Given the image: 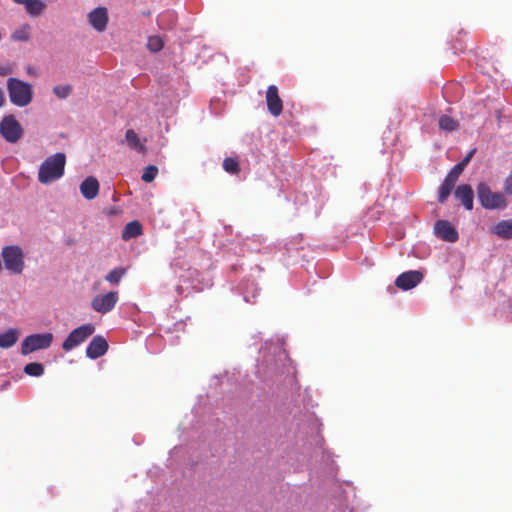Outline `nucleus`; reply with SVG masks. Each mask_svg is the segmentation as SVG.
Wrapping results in <instances>:
<instances>
[{
	"label": "nucleus",
	"mask_w": 512,
	"mask_h": 512,
	"mask_svg": "<svg viewBox=\"0 0 512 512\" xmlns=\"http://www.w3.org/2000/svg\"><path fill=\"white\" fill-rule=\"evenodd\" d=\"M66 155L62 152L48 156L38 170V181L42 184L60 179L64 175Z\"/></svg>",
	"instance_id": "obj_1"
},
{
	"label": "nucleus",
	"mask_w": 512,
	"mask_h": 512,
	"mask_svg": "<svg viewBox=\"0 0 512 512\" xmlns=\"http://www.w3.org/2000/svg\"><path fill=\"white\" fill-rule=\"evenodd\" d=\"M7 90L10 101L18 107H25L32 101L33 88L28 82L11 77L7 80Z\"/></svg>",
	"instance_id": "obj_2"
},
{
	"label": "nucleus",
	"mask_w": 512,
	"mask_h": 512,
	"mask_svg": "<svg viewBox=\"0 0 512 512\" xmlns=\"http://www.w3.org/2000/svg\"><path fill=\"white\" fill-rule=\"evenodd\" d=\"M477 197L480 204L485 209L495 210L507 207V199L505 196L500 192H493L484 182L477 185Z\"/></svg>",
	"instance_id": "obj_3"
},
{
	"label": "nucleus",
	"mask_w": 512,
	"mask_h": 512,
	"mask_svg": "<svg viewBox=\"0 0 512 512\" xmlns=\"http://www.w3.org/2000/svg\"><path fill=\"white\" fill-rule=\"evenodd\" d=\"M5 268L13 274H20L24 269V256L20 247L6 246L2 249Z\"/></svg>",
	"instance_id": "obj_4"
},
{
	"label": "nucleus",
	"mask_w": 512,
	"mask_h": 512,
	"mask_svg": "<svg viewBox=\"0 0 512 512\" xmlns=\"http://www.w3.org/2000/svg\"><path fill=\"white\" fill-rule=\"evenodd\" d=\"M0 134L7 142L16 143L23 136V128L14 115H6L0 122Z\"/></svg>",
	"instance_id": "obj_5"
},
{
	"label": "nucleus",
	"mask_w": 512,
	"mask_h": 512,
	"mask_svg": "<svg viewBox=\"0 0 512 512\" xmlns=\"http://www.w3.org/2000/svg\"><path fill=\"white\" fill-rule=\"evenodd\" d=\"M52 341V333L29 335L21 344V353L23 355H28L36 350L47 349L51 346Z\"/></svg>",
	"instance_id": "obj_6"
},
{
	"label": "nucleus",
	"mask_w": 512,
	"mask_h": 512,
	"mask_svg": "<svg viewBox=\"0 0 512 512\" xmlns=\"http://www.w3.org/2000/svg\"><path fill=\"white\" fill-rule=\"evenodd\" d=\"M95 331L93 324H84L72 330L62 344L64 351H70L86 341Z\"/></svg>",
	"instance_id": "obj_7"
},
{
	"label": "nucleus",
	"mask_w": 512,
	"mask_h": 512,
	"mask_svg": "<svg viewBox=\"0 0 512 512\" xmlns=\"http://www.w3.org/2000/svg\"><path fill=\"white\" fill-rule=\"evenodd\" d=\"M118 292L110 291L106 294H99L95 296L91 301V307L94 311L106 314L114 309L118 302Z\"/></svg>",
	"instance_id": "obj_8"
},
{
	"label": "nucleus",
	"mask_w": 512,
	"mask_h": 512,
	"mask_svg": "<svg viewBox=\"0 0 512 512\" xmlns=\"http://www.w3.org/2000/svg\"><path fill=\"white\" fill-rule=\"evenodd\" d=\"M423 279V274L417 270H410L400 274L395 285L401 290H409L416 287Z\"/></svg>",
	"instance_id": "obj_9"
},
{
	"label": "nucleus",
	"mask_w": 512,
	"mask_h": 512,
	"mask_svg": "<svg viewBox=\"0 0 512 512\" xmlns=\"http://www.w3.org/2000/svg\"><path fill=\"white\" fill-rule=\"evenodd\" d=\"M267 109L274 117H278L283 110V102L279 96L278 88L275 85H270L266 91Z\"/></svg>",
	"instance_id": "obj_10"
},
{
	"label": "nucleus",
	"mask_w": 512,
	"mask_h": 512,
	"mask_svg": "<svg viewBox=\"0 0 512 512\" xmlns=\"http://www.w3.org/2000/svg\"><path fill=\"white\" fill-rule=\"evenodd\" d=\"M90 25L98 32H103L108 23V12L105 7H97L88 14Z\"/></svg>",
	"instance_id": "obj_11"
},
{
	"label": "nucleus",
	"mask_w": 512,
	"mask_h": 512,
	"mask_svg": "<svg viewBox=\"0 0 512 512\" xmlns=\"http://www.w3.org/2000/svg\"><path fill=\"white\" fill-rule=\"evenodd\" d=\"M435 234L444 241L456 242L458 240V232L446 220H438L434 226Z\"/></svg>",
	"instance_id": "obj_12"
},
{
	"label": "nucleus",
	"mask_w": 512,
	"mask_h": 512,
	"mask_svg": "<svg viewBox=\"0 0 512 512\" xmlns=\"http://www.w3.org/2000/svg\"><path fill=\"white\" fill-rule=\"evenodd\" d=\"M108 347L104 337L95 336L86 348V356L90 359H97L107 352Z\"/></svg>",
	"instance_id": "obj_13"
},
{
	"label": "nucleus",
	"mask_w": 512,
	"mask_h": 512,
	"mask_svg": "<svg viewBox=\"0 0 512 512\" xmlns=\"http://www.w3.org/2000/svg\"><path fill=\"white\" fill-rule=\"evenodd\" d=\"M454 196L467 210L473 209L474 193L470 185L462 184L458 186L454 192Z\"/></svg>",
	"instance_id": "obj_14"
},
{
	"label": "nucleus",
	"mask_w": 512,
	"mask_h": 512,
	"mask_svg": "<svg viewBox=\"0 0 512 512\" xmlns=\"http://www.w3.org/2000/svg\"><path fill=\"white\" fill-rule=\"evenodd\" d=\"M80 192L87 200H92L97 197L99 193V182L93 177H87L80 185Z\"/></svg>",
	"instance_id": "obj_15"
},
{
	"label": "nucleus",
	"mask_w": 512,
	"mask_h": 512,
	"mask_svg": "<svg viewBox=\"0 0 512 512\" xmlns=\"http://www.w3.org/2000/svg\"><path fill=\"white\" fill-rule=\"evenodd\" d=\"M143 233L142 225L139 221L134 220L127 223L122 231V239L127 241L136 238Z\"/></svg>",
	"instance_id": "obj_16"
},
{
	"label": "nucleus",
	"mask_w": 512,
	"mask_h": 512,
	"mask_svg": "<svg viewBox=\"0 0 512 512\" xmlns=\"http://www.w3.org/2000/svg\"><path fill=\"white\" fill-rule=\"evenodd\" d=\"M493 233L502 239L509 240L512 238V220L499 221L493 228Z\"/></svg>",
	"instance_id": "obj_17"
},
{
	"label": "nucleus",
	"mask_w": 512,
	"mask_h": 512,
	"mask_svg": "<svg viewBox=\"0 0 512 512\" xmlns=\"http://www.w3.org/2000/svg\"><path fill=\"white\" fill-rule=\"evenodd\" d=\"M21 4L25 5L27 13L31 16H39L46 8L43 0H27Z\"/></svg>",
	"instance_id": "obj_18"
},
{
	"label": "nucleus",
	"mask_w": 512,
	"mask_h": 512,
	"mask_svg": "<svg viewBox=\"0 0 512 512\" xmlns=\"http://www.w3.org/2000/svg\"><path fill=\"white\" fill-rule=\"evenodd\" d=\"M456 182L449 177H445L443 183L439 187L438 201L444 203L451 194Z\"/></svg>",
	"instance_id": "obj_19"
},
{
	"label": "nucleus",
	"mask_w": 512,
	"mask_h": 512,
	"mask_svg": "<svg viewBox=\"0 0 512 512\" xmlns=\"http://www.w3.org/2000/svg\"><path fill=\"white\" fill-rule=\"evenodd\" d=\"M456 182L449 177H445L443 183L439 187L438 201L444 203L451 194Z\"/></svg>",
	"instance_id": "obj_20"
},
{
	"label": "nucleus",
	"mask_w": 512,
	"mask_h": 512,
	"mask_svg": "<svg viewBox=\"0 0 512 512\" xmlns=\"http://www.w3.org/2000/svg\"><path fill=\"white\" fill-rule=\"evenodd\" d=\"M125 138L130 148L137 150L138 152L145 151L144 144L140 141L137 133L133 129H129L126 131Z\"/></svg>",
	"instance_id": "obj_21"
},
{
	"label": "nucleus",
	"mask_w": 512,
	"mask_h": 512,
	"mask_svg": "<svg viewBox=\"0 0 512 512\" xmlns=\"http://www.w3.org/2000/svg\"><path fill=\"white\" fill-rule=\"evenodd\" d=\"M18 340V332L14 329H9L0 334V348H10Z\"/></svg>",
	"instance_id": "obj_22"
},
{
	"label": "nucleus",
	"mask_w": 512,
	"mask_h": 512,
	"mask_svg": "<svg viewBox=\"0 0 512 512\" xmlns=\"http://www.w3.org/2000/svg\"><path fill=\"white\" fill-rule=\"evenodd\" d=\"M439 127L445 132H452L459 129V122L447 115H441L438 121Z\"/></svg>",
	"instance_id": "obj_23"
},
{
	"label": "nucleus",
	"mask_w": 512,
	"mask_h": 512,
	"mask_svg": "<svg viewBox=\"0 0 512 512\" xmlns=\"http://www.w3.org/2000/svg\"><path fill=\"white\" fill-rule=\"evenodd\" d=\"M126 274V269L123 267H118L111 270L106 276L105 280L111 284L118 285L121 281L122 277Z\"/></svg>",
	"instance_id": "obj_24"
},
{
	"label": "nucleus",
	"mask_w": 512,
	"mask_h": 512,
	"mask_svg": "<svg viewBox=\"0 0 512 512\" xmlns=\"http://www.w3.org/2000/svg\"><path fill=\"white\" fill-rule=\"evenodd\" d=\"M24 372L29 376L40 377L44 374V366L38 362H31L24 367Z\"/></svg>",
	"instance_id": "obj_25"
},
{
	"label": "nucleus",
	"mask_w": 512,
	"mask_h": 512,
	"mask_svg": "<svg viewBox=\"0 0 512 512\" xmlns=\"http://www.w3.org/2000/svg\"><path fill=\"white\" fill-rule=\"evenodd\" d=\"M223 169L230 174H238L240 172L239 161L237 158L227 157L223 161Z\"/></svg>",
	"instance_id": "obj_26"
},
{
	"label": "nucleus",
	"mask_w": 512,
	"mask_h": 512,
	"mask_svg": "<svg viewBox=\"0 0 512 512\" xmlns=\"http://www.w3.org/2000/svg\"><path fill=\"white\" fill-rule=\"evenodd\" d=\"M158 175V168L155 165H148L144 168L141 179L146 182H152Z\"/></svg>",
	"instance_id": "obj_27"
},
{
	"label": "nucleus",
	"mask_w": 512,
	"mask_h": 512,
	"mask_svg": "<svg viewBox=\"0 0 512 512\" xmlns=\"http://www.w3.org/2000/svg\"><path fill=\"white\" fill-rule=\"evenodd\" d=\"M163 46H164V43L159 36H151L148 38L147 48L151 52H158L163 48Z\"/></svg>",
	"instance_id": "obj_28"
},
{
	"label": "nucleus",
	"mask_w": 512,
	"mask_h": 512,
	"mask_svg": "<svg viewBox=\"0 0 512 512\" xmlns=\"http://www.w3.org/2000/svg\"><path fill=\"white\" fill-rule=\"evenodd\" d=\"M72 91V87L71 85H57L53 88V92L54 94L60 98V99H65L67 98L70 93Z\"/></svg>",
	"instance_id": "obj_29"
},
{
	"label": "nucleus",
	"mask_w": 512,
	"mask_h": 512,
	"mask_svg": "<svg viewBox=\"0 0 512 512\" xmlns=\"http://www.w3.org/2000/svg\"><path fill=\"white\" fill-rule=\"evenodd\" d=\"M12 38H13L14 40H18V41H28V40H29V31H28V27H25V28H22V29L16 30V31L13 33Z\"/></svg>",
	"instance_id": "obj_30"
},
{
	"label": "nucleus",
	"mask_w": 512,
	"mask_h": 512,
	"mask_svg": "<svg viewBox=\"0 0 512 512\" xmlns=\"http://www.w3.org/2000/svg\"><path fill=\"white\" fill-rule=\"evenodd\" d=\"M464 171V168L461 167V165L456 164L450 172L447 174V177L457 182L459 176Z\"/></svg>",
	"instance_id": "obj_31"
},
{
	"label": "nucleus",
	"mask_w": 512,
	"mask_h": 512,
	"mask_svg": "<svg viewBox=\"0 0 512 512\" xmlns=\"http://www.w3.org/2000/svg\"><path fill=\"white\" fill-rule=\"evenodd\" d=\"M475 152H476V148L471 149L467 153V155L457 164L461 165V167L465 169V167L469 164V162L471 161L472 157L474 156Z\"/></svg>",
	"instance_id": "obj_32"
},
{
	"label": "nucleus",
	"mask_w": 512,
	"mask_h": 512,
	"mask_svg": "<svg viewBox=\"0 0 512 512\" xmlns=\"http://www.w3.org/2000/svg\"><path fill=\"white\" fill-rule=\"evenodd\" d=\"M504 191L507 194L512 195V175L506 178L505 184H504Z\"/></svg>",
	"instance_id": "obj_33"
},
{
	"label": "nucleus",
	"mask_w": 512,
	"mask_h": 512,
	"mask_svg": "<svg viewBox=\"0 0 512 512\" xmlns=\"http://www.w3.org/2000/svg\"><path fill=\"white\" fill-rule=\"evenodd\" d=\"M12 72V69L8 66H2L0 65V75H7Z\"/></svg>",
	"instance_id": "obj_34"
},
{
	"label": "nucleus",
	"mask_w": 512,
	"mask_h": 512,
	"mask_svg": "<svg viewBox=\"0 0 512 512\" xmlns=\"http://www.w3.org/2000/svg\"><path fill=\"white\" fill-rule=\"evenodd\" d=\"M5 103V97L2 89L0 88V107H2Z\"/></svg>",
	"instance_id": "obj_35"
},
{
	"label": "nucleus",
	"mask_w": 512,
	"mask_h": 512,
	"mask_svg": "<svg viewBox=\"0 0 512 512\" xmlns=\"http://www.w3.org/2000/svg\"><path fill=\"white\" fill-rule=\"evenodd\" d=\"M17 4H21L22 2H26L27 0H13Z\"/></svg>",
	"instance_id": "obj_36"
}]
</instances>
